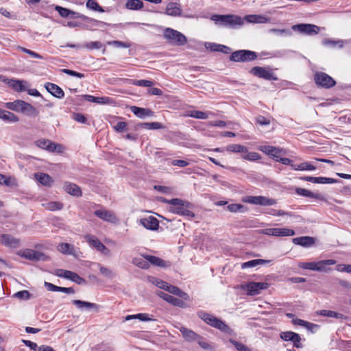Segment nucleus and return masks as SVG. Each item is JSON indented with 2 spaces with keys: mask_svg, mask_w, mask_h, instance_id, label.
<instances>
[{
  "mask_svg": "<svg viewBox=\"0 0 351 351\" xmlns=\"http://www.w3.org/2000/svg\"><path fill=\"white\" fill-rule=\"evenodd\" d=\"M171 206L169 208V211L180 216L193 218L195 214L191 210L193 208V205L189 201L183 200L179 198L171 199Z\"/></svg>",
  "mask_w": 351,
  "mask_h": 351,
  "instance_id": "obj_1",
  "label": "nucleus"
},
{
  "mask_svg": "<svg viewBox=\"0 0 351 351\" xmlns=\"http://www.w3.org/2000/svg\"><path fill=\"white\" fill-rule=\"evenodd\" d=\"M197 315L205 323L213 328L224 332H228L230 330L229 326L224 322L208 313L200 311L197 312Z\"/></svg>",
  "mask_w": 351,
  "mask_h": 351,
  "instance_id": "obj_2",
  "label": "nucleus"
},
{
  "mask_svg": "<svg viewBox=\"0 0 351 351\" xmlns=\"http://www.w3.org/2000/svg\"><path fill=\"white\" fill-rule=\"evenodd\" d=\"M211 19L215 22L216 24L228 26L232 28L240 27L243 24V20L241 17L235 15H213Z\"/></svg>",
  "mask_w": 351,
  "mask_h": 351,
  "instance_id": "obj_3",
  "label": "nucleus"
},
{
  "mask_svg": "<svg viewBox=\"0 0 351 351\" xmlns=\"http://www.w3.org/2000/svg\"><path fill=\"white\" fill-rule=\"evenodd\" d=\"M163 36L173 45L183 46L187 43V38L183 34L170 27L165 29Z\"/></svg>",
  "mask_w": 351,
  "mask_h": 351,
  "instance_id": "obj_4",
  "label": "nucleus"
},
{
  "mask_svg": "<svg viewBox=\"0 0 351 351\" xmlns=\"http://www.w3.org/2000/svg\"><path fill=\"white\" fill-rule=\"evenodd\" d=\"M256 58L257 54L256 52L246 49L235 51L230 56V60L241 62L253 61Z\"/></svg>",
  "mask_w": 351,
  "mask_h": 351,
  "instance_id": "obj_5",
  "label": "nucleus"
},
{
  "mask_svg": "<svg viewBox=\"0 0 351 351\" xmlns=\"http://www.w3.org/2000/svg\"><path fill=\"white\" fill-rule=\"evenodd\" d=\"M314 81L317 86L324 88H330L336 84L335 80L324 72H316Z\"/></svg>",
  "mask_w": 351,
  "mask_h": 351,
  "instance_id": "obj_6",
  "label": "nucleus"
},
{
  "mask_svg": "<svg viewBox=\"0 0 351 351\" xmlns=\"http://www.w3.org/2000/svg\"><path fill=\"white\" fill-rule=\"evenodd\" d=\"M242 202L254 205L271 206L276 204L274 199L268 198L265 196H245L242 198Z\"/></svg>",
  "mask_w": 351,
  "mask_h": 351,
  "instance_id": "obj_7",
  "label": "nucleus"
},
{
  "mask_svg": "<svg viewBox=\"0 0 351 351\" xmlns=\"http://www.w3.org/2000/svg\"><path fill=\"white\" fill-rule=\"evenodd\" d=\"M35 145L39 148L45 149L49 152L62 153L64 149L62 145L53 143L48 139H39L35 142Z\"/></svg>",
  "mask_w": 351,
  "mask_h": 351,
  "instance_id": "obj_8",
  "label": "nucleus"
},
{
  "mask_svg": "<svg viewBox=\"0 0 351 351\" xmlns=\"http://www.w3.org/2000/svg\"><path fill=\"white\" fill-rule=\"evenodd\" d=\"M54 9H55L56 11H57L59 13V14L62 17H65V18H79V19H82L84 21H90H90H95V22H97V23H101L100 21H98L97 20L88 18V16H86L85 15L80 14H79L77 12L72 11V10H71L69 9L66 8L61 7L60 5H56Z\"/></svg>",
  "mask_w": 351,
  "mask_h": 351,
  "instance_id": "obj_9",
  "label": "nucleus"
},
{
  "mask_svg": "<svg viewBox=\"0 0 351 351\" xmlns=\"http://www.w3.org/2000/svg\"><path fill=\"white\" fill-rule=\"evenodd\" d=\"M264 234L274 237H290L295 234L293 230L287 228H269L262 230Z\"/></svg>",
  "mask_w": 351,
  "mask_h": 351,
  "instance_id": "obj_10",
  "label": "nucleus"
},
{
  "mask_svg": "<svg viewBox=\"0 0 351 351\" xmlns=\"http://www.w3.org/2000/svg\"><path fill=\"white\" fill-rule=\"evenodd\" d=\"M250 73L252 75L263 78L267 80H278L276 75L269 69L261 66H254L251 69Z\"/></svg>",
  "mask_w": 351,
  "mask_h": 351,
  "instance_id": "obj_11",
  "label": "nucleus"
},
{
  "mask_svg": "<svg viewBox=\"0 0 351 351\" xmlns=\"http://www.w3.org/2000/svg\"><path fill=\"white\" fill-rule=\"evenodd\" d=\"M86 241L91 247L101 252L104 255L110 256V252L95 236L86 234L84 236Z\"/></svg>",
  "mask_w": 351,
  "mask_h": 351,
  "instance_id": "obj_12",
  "label": "nucleus"
},
{
  "mask_svg": "<svg viewBox=\"0 0 351 351\" xmlns=\"http://www.w3.org/2000/svg\"><path fill=\"white\" fill-rule=\"evenodd\" d=\"M292 29L306 35H314L319 33V27L313 24L300 23L293 25Z\"/></svg>",
  "mask_w": 351,
  "mask_h": 351,
  "instance_id": "obj_13",
  "label": "nucleus"
},
{
  "mask_svg": "<svg viewBox=\"0 0 351 351\" xmlns=\"http://www.w3.org/2000/svg\"><path fill=\"white\" fill-rule=\"evenodd\" d=\"M269 284L267 282H251L242 286L243 289L247 291L249 295L258 294L261 290L267 289Z\"/></svg>",
  "mask_w": 351,
  "mask_h": 351,
  "instance_id": "obj_14",
  "label": "nucleus"
},
{
  "mask_svg": "<svg viewBox=\"0 0 351 351\" xmlns=\"http://www.w3.org/2000/svg\"><path fill=\"white\" fill-rule=\"evenodd\" d=\"M17 254L30 261H46L47 259V257L43 253L29 249L19 251Z\"/></svg>",
  "mask_w": 351,
  "mask_h": 351,
  "instance_id": "obj_15",
  "label": "nucleus"
},
{
  "mask_svg": "<svg viewBox=\"0 0 351 351\" xmlns=\"http://www.w3.org/2000/svg\"><path fill=\"white\" fill-rule=\"evenodd\" d=\"M94 214L95 216L105 221H108L114 224H116L119 222V218L113 212L110 210L106 209L97 210L94 212Z\"/></svg>",
  "mask_w": 351,
  "mask_h": 351,
  "instance_id": "obj_16",
  "label": "nucleus"
},
{
  "mask_svg": "<svg viewBox=\"0 0 351 351\" xmlns=\"http://www.w3.org/2000/svg\"><path fill=\"white\" fill-rule=\"evenodd\" d=\"M57 275L58 276L71 280L77 285H82L85 282V280L83 278L80 277L77 274L71 271L60 269L58 270Z\"/></svg>",
  "mask_w": 351,
  "mask_h": 351,
  "instance_id": "obj_17",
  "label": "nucleus"
},
{
  "mask_svg": "<svg viewBox=\"0 0 351 351\" xmlns=\"http://www.w3.org/2000/svg\"><path fill=\"white\" fill-rule=\"evenodd\" d=\"M0 242L3 245L10 248L19 247L21 243L20 239L8 234H2L0 237Z\"/></svg>",
  "mask_w": 351,
  "mask_h": 351,
  "instance_id": "obj_18",
  "label": "nucleus"
},
{
  "mask_svg": "<svg viewBox=\"0 0 351 351\" xmlns=\"http://www.w3.org/2000/svg\"><path fill=\"white\" fill-rule=\"evenodd\" d=\"M280 337L285 341L293 342V346L298 348L302 347L300 343V336L298 333L291 331L282 332L280 334Z\"/></svg>",
  "mask_w": 351,
  "mask_h": 351,
  "instance_id": "obj_19",
  "label": "nucleus"
},
{
  "mask_svg": "<svg viewBox=\"0 0 351 351\" xmlns=\"http://www.w3.org/2000/svg\"><path fill=\"white\" fill-rule=\"evenodd\" d=\"M157 295L162 298L163 300H165V301H167V302H169V304L175 306H179V307H181V308H184L186 306L185 302L184 301H182V300L180 299H178V298H176L168 293H166L163 291H158L157 293Z\"/></svg>",
  "mask_w": 351,
  "mask_h": 351,
  "instance_id": "obj_20",
  "label": "nucleus"
},
{
  "mask_svg": "<svg viewBox=\"0 0 351 351\" xmlns=\"http://www.w3.org/2000/svg\"><path fill=\"white\" fill-rule=\"evenodd\" d=\"M140 224L150 230H157L159 228V221L153 216L141 219Z\"/></svg>",
  "mask_w": 351,
  "mask_h": 351,
  "instance_id": "obj_21",
  "label": "nucleus"
},
{
  "mask_svg": "<svg viewBox=\"0 0 351 351\" xmlns=\"http://www.w3.org/2000/svg\"><path fill=\"white\" fill-rule=\"evenodd\" d=\"M182 8L179 3L177 2H169L167 3L165 13L167 15L171 16H182Z\"/></svg>",
  "mask_w": 351,
  "mask_h": 351,
  "instance_id": "obj_22",
  "label": "nucleus"
},
{
  "mask_svg": "<svg viewBox=\"0 0 351 351\" xmlns=\"http://www.w3.org/2000/svg\"><path fill=\"white\" fill-rule=\"evenodd\" d=\"M259 149L265 154L270 156L276 161V159H279L280 158V153L283 151L282 149L269 145L261 146Z\"/></svg>",
  "mask_w": 351,
  "mask_h": 351,
  "instance_id": "obj_23",
  "label": "nucleus"
},
{
  "mask_svg": "<svg viewBox=\"0 0 351 351\" xmlns=\"http://www.w3.org/2000/svg\"><path fill=\"white\" fill-rule=\"evenodd\" d=\"M47 90L56 98L62 99L64 96L63 90L58 85L47 82L45 84Z\"/></svg>",
  "mask_w": 351,
  "mask_h": 351,
  "instance_id": "obj_24",
  "label": "nucleus"
},
{
  "mask_svg": "<svg viewBox=\"0 0 351 351\" xmlns=\"http://www.w3.org/2000/svg\"><path fill=\"white\" fill-rule=\"evenodd\" d=\"M73 304L77 306L80 310H90L94 309L95 311L99 310V305L95 303H92L90 302L82 301L80 300H73Z\"/></svg>",
  "mask_w": 351,
  "mask_h": 351,
  "instance_id": "obj_25",
  "label": "nucleus"
},
{
  "mask_svg": "<svg viewBox=\"0 0 351 351\" xmlns=\"http://www.w3.org/2000/svg\"><path fill=\"white\" fill-rule=\"evenodd\" d=\"M292 241L295 245L308 247L315 243V239L311 237L304 236L294 238Z\"/></svg>",
  "mask_w": 351,
  "mask_h": 351,
  "instance_id": "obj_26",
  "label": "nucleus"
},
{
  "mask_svg": "<svg viewBox=\"0 0 351 351\" xmlns=\"http://www.w3.org/2000/svg\"><path fill=\"white\" fill-rule=\"evenodd\" d=\"M35 179L43 186H51L53 183L52 178L45 173H36L34 174Z\"/></svg>",
  "mask_w": 351,
  "mask_h": 351,
  "instance_id": "obj_27",
  "label": "nucleus"
},
{
  "mask_svg": "<svg viewBox=\"0 0 351 351\" xmlns=\"http://www.w3.org/2000/svg\"><path fill=\"white\" fill-rule=\"evenodd\" d=\"M180 331L186 341H195L199 339L198 334L185 327H181Z\"/></svg>",
  "mask_w": 351,
  "mask_h": 351,
  "instance_id": "obj_28",
  "label": "nucleus"
},
{
  "mask_svg": "<svg viewBox=\"0 0 351 351\" xmlns=\"http://www.w3.org/2000/svg\"><path fill=\"white\" fill-rule=\"evenodd\" d=\"M144 258L149 261V265L152 264L153 265L158 266L160 267H167L170 265L169 263L165 261L164 260L157 256L152 255H145Z\"/></svg>",
  "mask_w": 351,
  "mask_h": 351,
  "instance_id": "obj_29",
  "label": "nucleus"
},
{
  "mask_svg": "<svg viewBox=\"0 0 351 351\" xmlns=\"http://www.w3.org/2000/svg\"><path fill=\"white\" fill-rule=\"evenodd\" d=\"M130 110L136 117L141 119H143L145 117H150L153 114V112L149 109L143 108L134 106H131Z\"/></svg>",
  "mask_w": 351,
  "mask_h": 351,
  "instance_id": "obj_30",
  "label": "nucleus"
},
{
  "mask_svg": "<svg viewBox=\"0 0 351 351\" xmlns=\"http://www.w3.org/2000/svg\"><path fill=\"white\" fill-rule=\"evenodd\" d=\"M64 189L66 193L76 197L82 196V194L81 189L73 183L66 182L64 184Z\"/></svg>",
  "mask_w": 351,
  "mask_h": 351,
  "instance_id": "obj_31",
  "label": "nucleus"
},
{
  "mask_svg": "<svg viewBox=\"0 0 351 351\" xmlns=\"http://www.w3.org/2000/svg\"><path fill=\"white\" fill-rule=\"evenodd\" d=\"M21 113L25 114L29 117H36L38 115L39 112L32 104L24 101Z\"/></svg>",
  "mask_w": 351,
  "mask_h": 351,
  "instance_id": "obj_32",
  "label": "nucleus"
},
{
  "mask_svg": "<svg viewBox=\"0 0 351 351\" xmlns=\"http://www.w3.org/2000/svg\"><path fill=\"white\" fill-rule=\"evenodd\" d=\"M0 119L10 123H16L19 121V117L14 113L0 108Z\"/></svg>",
  "mask_w": 351,
  "mask_h": 351,
  "instance_id": "obj_33",
  "label": "nucleus"
},
{
  "mask_svg": "<svg viewBox=\"0 0 351 351\" xmlns=\"http://www.w3.org/2000/svg\"><path fill=\"white\" fill-rule=\"evenodd\" d=\"M133 319H138L143 322H148V321H155L156 319L152 315H149L147 313H138L135 315H127L125 318L126 321H129Z\"/></svg>",
  "mask_w": 351,
  "mask_h": 351,
  "instance_id": "obj_34",
  "label": "nucleus"
},
{
  "mask_svg": "<svg viewBox=\"0 0 351 351\" xmlns=\"http://www.w3.org/2000/svg\"><path fill=\"white\" fill-rule=\"evenodd\" d=\"M165 291H168L170 293L176 295L181 298H183L185 300H189V295L176 286L168 284Z\"/></svg>",
  "mask_w": 351,
  "mask_h": 351,
  "instance_id": "obj_35",
  "label": "nucleus"
},
{
  "mask_svg": "<svg viewBox=\"0 0 351 351\" xmlns=\"http://www.w3.org/2000/svg\"><path fill=\"white\" fill-rule=\"evenodd\" d=\"M336 263V261L333 259H328L316 262L315 271H327V266L332 265Z\"/></svg>",
  "mask_w": 351,
  "mask_h": 351,
  "instance_id": "obj_36",
  "label": "nucleus"
},
{
  "mask_svg": "<svg viewBox=\"0 0 351 351\" xmlns=\"http://www.w3.org/2000/svg\"><path fill=\"white\" fill-rule=\"evenodd\" d=\"M295 193L297 195L315 199H322V195L319 193H314L308 190L302 188H296Z\"/></svg>",
  "mask_w": 351,
  "mask_h": 351,
  "instance_id": "obj_37",
  "label": "nucleus"
},
{
  "mask_svg": "<svg viewBox=\"0 0 351 351\" xmlns=\"http://www.w3.org/2000/svg\"><path fill=\"white\" fill-rule=\"evenodd\" d=\"M57 248L59 252L64 254L73 255L75 253L74 246L67 243H60Z\"/></svg>",
  "mask_w": 351,
  "mask_h": 351,
  "instance_id": "obj_38",
  "label": "nucleus"
},
{
  "mask_svg": "<svg viewBox=\"0 0 351 351\" xmlns=\"http://www.w3.org/2000/svg\"><path fill=\"white\" fill-rule=\"evenodd\" d=\"M82 97H84L86 101H88L89 102H93V103H97V104H107V103H108V101L110 100L109 97H95V96L90 95H82Z\"/></svg>",
  "mask_w": 351,
  "mask_h": 351,
  "instance_id": "obj_39",
  "label": "nucleus"
},
{
  "mask_svg": "<svg viewBox=\"0 0 351 351\" xmlns=\"http://www.w3.org/2000/svg\"><path fill=\"white\" fill-rule=\"evenodd\" d=\"M23 102H24V101H23V100L16 99L12 102L5 103V106L11 110H13V111H15L17 112H21Z\"/></svg>",
  "mask_w": 351,
  "mask_h": 351,
  "instance_id": "obj_40",
  "label": "nucleus"
},
{
  "mask_svg": "<svg viewBox=\"0 0 351 351\" xmlns=\"http://www.w3.org/2000/svg\"><path fill=\"white\" fill-rule=\"evenodd\" d=\"M245 19L247 21L250 23H265L269 22V19L268 17L262 16V15H247L245 16Z\"/></svg>",
  "mask_w": 351,
  "mask_h": 351,
  "instance_id": "obj_41",
  "label": "nucleus"
},
{
  "mask_svg": "<svg viewBox=\"0 0 351 351\" xmlns=\"http://www.w3.org/2000/svg\"><path fill=\"white\" fill-rule=\"evenodd\" d=\"M125 8L132 10H138L143 8V3L140 0H127Z\"/></svg>",
  "mask_w": 351,
  "mask_h": 351,
  "instance_id": "obj_42",
  "label": "nucleus"
},
{
  "mask_svg": "<svg viewBox=\"0 0 351 351\" xmlns=\"http://www.w3.org/2000/svg\"><path fill=\"white\" fill-rule=\"evenodd\" d=\"M209 114L213 115V113L210 112H204L199 110H192L188 112L189 117L199 119H207L209 117Z\"/></svg>",
  "mask_w": 351,
  "mask_h": 351,
  "instance_id": "obj_43",
  "label": "nucleus"
},
{
  "mask_svg": "<svg viewBox=\"0 0 351 351\" xmlns=\"http://www.w3.org/2000/svg\"><path fill=\"white\" fill-rule=\"evenodd\" d=\"M227 209L231 213H246L248 209L246 206L240 204H231L227 206Z\"/></svg>",
  "mask_w": 351,
  "mask_h": 351,
  "instance_id": "obj_44",
  "label": "nucleus"
},
{
  "mask_svg": "<svg viewBox=\"0 0 351 351\" xmlns=\"http://www.w3.org/2000/svg\"><path fill=\"white\" fill-rule=\"evenodd\" d=\"M270 261L264 260V259H254L242 264L241 267L243 269L249 268V267H255L261 264H264L266 263H269Z\"/></svg>",
  "mask_w": 351,
  "mask_h": 351,
  "instance_id": "obj_45",
  "label": "nucleus"
},
{
  "mask_svg": "<svg viewBox=\"0 0 351 351\" xmlns=\"http://www.w3.org/2000/svg\"><path fill=\"white\" fill-rule=\"evenodd\" d=\"M226 150L234 153H246L247 152L246 147L239 144L229 145L227 146Z\"/></svg>",
  "mask_w": 351,
  "mask_h": 351,
  "instance_id": "obj_46",
  "label": "nucleus"
},
{
  "mask_svg": "<svg viewBox=\"0 0 351 351\" xmlns=\"http://www.w3.org/2000/svg\"><path fill=\"white\" fill-rule=\"evenodd\" d=\"M317 313L319 315L326 316L328 317H334L336 319H342L344 317L343 315L341 313H339L329 310H321L317 311Z\"/></svg>",
  "mask_w": 351,
  "mask_h": 351,
  "instance_id": "obj_47",
  "label": "nucleus"
},
{
  "mask_svg": "<svg viewBox=\"0 0 351 351\" xmlns=\"http://www.w3.org/2000/svg\"><path fill=\"white\" fill-rule=\"evenodd\" d=\"M291 169L300 171H313L316 168L308 162H302L300 165H291Z\"/></svg>",
  "mask_w": 351,
  "mask_h": 351,
  "instance_id": "obj_48",
  "label": "nucleus"
},
{
  "mask_svg": "<svg viewBox=\"0 0 351 351\" xmlns=\"http://www.w3.org/2000/svg\"><path fill=\"white\" fill-rule=\"evenodd\" d=\"M132 264L144 269L149 267V261H147L144 257L143 258H134L132 260Z\"/></svg>",
  "mask_w": 351,
  "mask_h": 351,
  "instance_id": "obj_49",
  "label": "nucleus"
},
{
  "mask_svg": "<svg viewBox=\"0 0 351 351\" xmlns=\"http://www.w3.org/2000/svg\"><path fill=\"white\" fill-rule=\"evenodd\" d=\"M95 265L99 268L100 273L108 278H112L114 276V273L112 269L101 265L99 263H95Z\"/></svg>",
  "mask_w": 351,
  "mask_h": 351,
  "instance_id": "obj_50",
  "label": "nucleus"
},
{
  "mask_svg": "<svg viewBox=\"0 0 351 351\" xmlns=\"http://www.w3.org/2000/svg\"><path fill=\"white\" fill-rule=\"evenodd\" d=\"M292 322L295 325H299V326H304V327H305L307 329L311 330H312L313 328L317 327V325H316L315 324L310 323V322H308L304 321L303 319H298V318L293 319Z\"/></svg>",
  "mask_w": 351,
  "mask_h": 351,
  "instance_id": "obj_51",
  "label": "nucleus"
},
{
  "mask_svg": "<svg viewBox=\"0 0 351 351\" xmlns=\"http://www.w3.org/2000/svg\"><path fill=\"white\" fill-rule=\"evenodd\" d=\"M47 210L51 211L59 210L63 208V204L59 202H50L46 204H43Z\"/></svg>",
  "mask_w": 351,
  "mask_h": 351,
  "instance_id": "obj_52",
  "label": "nucleus"
},
{
  "mask_svg": "<svg viewBox=\"0 0 351 351\" xmlns=\"http://www.w3.org/2000/svg\"><path fill=\"white\" fill-rule=\"evenodd\" d=\"M86 5L90 10L97 11L99 12H104V10L98 4L96 0H88Z\"/></svg>",
  "mask_w": 351,
  "mask_h": 351,
  "instance_id": "obj_53",
  "label": "nucleus"
},
{
  "mask_svg": "<svg viewBox=\"0 0 351 351\" xmlns=\"http://www.w3.org/2000/svg\"><path fill=\"white\" fill-rule=\"evenodd\" d=\"M211 50L214 51L222 52L223 53H230L232 51L230 47L220 44H213Z\"/></svg>",
  "mask_w": 351,
  "mask_h": 351,
  "instance_id": "obj_54",
  "label": "nucleus"
},
{
  "mask_svg": "<svg viewBox=\"0 0 351 351\" xmlns=\"http://www.w3.org/2000/svg\"><path fill=\"white\" fill-rule=\"evenodd\" d=\"M9 84L11 87L17 91H23L25 90L22 81L18 80H12L9 82Z\"/></svg>",
  "mask_w": 351,
  "mask_h": 351,
  "instance_id": "obj_55",
  "label": "nucleus"
},
{
  "mask_svg": "<svg viewBox=\"0 0 351 351\" xmlns=\"http://www.w3.org/2000/svg\"><path fill=\"white\" fill-rule=\"evenodd\" d=\"M84 47L87 49H99L103 47V45L99 41H92L86 43Z\"/></svg>",
  "mask_w": 351,
  "mask_h": 351,
  "instance_id": "obj_56",
  "label": "nucleus"
},
{
  "mask_svg": "<svg viewBox=\"0 0 351 351\" xmlns=\"http://www.w3.org/2000/svg\"><path fill=\"white\" fill-rule=\"evenodd\" d=\"M247 154L243 155L242 157L243 159L250 161H256L261 158L260 155L256 152H246Z\"/></svg>",
  "mask_w": 351,
  "mask_h": 351,
  "instance_id": "obj_57",
  "label": "nucleus"
},
{
  "mask_svg": "<svg viewBox=\"0 0 351 351\" xmlns=\"http://www.w3.org/2000/svg\"><path fill=\"white\" fill-rule=\"evenodd\" d=\"M230 342L236 348L238 351H250L247 346L239 341L231 339H230Z\"/></svg>",
  "mask_w": 351,
  "mask_h": 351,
  "instance_id": "obj_58",
  "label": "nucleus"
},
{
  "mask_svg": "<svg viewBox=\"0 0 351 351\" xmlns=\"http://www.w3.org/2000/svg\"><path fill=\"white\" fill-rule=\"evenodd\" d=\"M298 266L304 269L315 271L316 262H303L299 263Z\"/></svg>",
  "mask_w": 351,
  "mask_h": 351,
  "instance_id": "obj_59",
  "label": "nucleus"
},
{
  "mask_svg": "<svg viewBox=\"0 0 351 351\" xmlns=\"http://www.w3.org/2000/svg\"><path fill=\"white\" fill-rule=\"evenodd\" d=\"M132 84L138 86H143V87H151L154 82L150 80H134L132 83Z\"/></svg>",
  "mask_w": 351,
  "mask_h": 351,
  "instance_id": "obj_60",
  "label": "nucleus"
},
{
  "mask_svg": "<svg viewBox=\"0 0 351 351\" xmlns=\"http://www.w3.org/2000/svg\"><path fill=\"white\" fill-rule=\"evenodd\" d=\"M152 282L155 285L156 287L163 289L166 290L168 283L156 278H153L152 280Z\"/></svg>",
  "mask_w": 351,
  "mask_h": 351,
  "instance_id": "obj_61",
  "label": "nucleus"
},
{
  "mask_svg": "<svg viewBox=\"0 0 351 351\" xmlns=\"http://www.w3.org/2000/svg\"><path fill=\"white\" fill-rule=\"evenodd\" d=\"M337 182V180L330 178L326 177H317L316 184H333Z\"/></svg>",
  "mask_w": 351,
  "mask_h": 351,
  "instance_id": "obj_62",
  "label": "nucleus"
},
{
  "mask_svg": "<svg viewBox=\"0 0 351 351\" xmlns=\"http://www.w3.org/2000/svg\"><path fill=\"white\" fill-rule=\"evenodd\" d=\"M72 119L80 123H87L86 117L82 113H73L72 115Z\"/></svg>",
  "mask_w": 351,
  "mask_h": 351,
  "instance_id": "obj_63",
  "label": "nucleus"
},
{
  "mask_svg": "<svg viewBox=\"0 0 351 351\" xmlns=\"http://www.w3.org/2000/svg\"><path fill=\"white\" fill-rule=\"evenodd\" d=\"M14 296L19 299L27 300L30 298V293L27 290H23L16 292Z\"/></svg>",
  "mask_w": 351,
  "mask_h": 351,
  "instance_id": "obj_64",
  "label": "nucleus"
}]
</instances>
